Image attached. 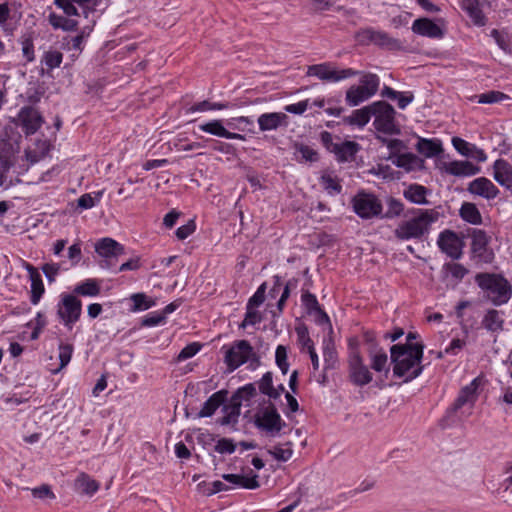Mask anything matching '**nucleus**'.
I'll return each mask as SVG.
<instances>
[{
	"label": "nucleus",
	"mask_w": 512,
	"mask_h": 512,
	"mask_svg": "<svg viewBox=\"0 0 512 512\" xmlns=\"http://www.w3.org/2000/svg\"><path fill=\"white\" fill-rule=\"evenodd\" d=\"M412 31L420 36L429 38H442L443 29L429 18L416 19L412 24Z\"/></svg>",
	"instance_id": "17"
},
{
	"label": "nucleus",
	"mask_w": 512,
	"mask_h": 512,
	"mask_svg": "<svg viewBox=\"0 0 512 512\" xmlns=\"http://www.w3.org/2000/svg\"><path fill=\"white\" fill-rule=\"evenodd\" d=\"M275 359H276V364L280 368L282 373L286 374L289 369V364L287 362V349L285 346L279 345L276 348Z\"/></svg>",
	"instance_id": "49"
},
{
	"label": "nucleus",
	"mask_w": 512,
	"mask_h": 512,
	"mask_svg": "<svg viewBox=\"0 0 512 512\" xmlns=\"http://www.w3.org/2000/svg\"><path fill=\"white\" fill-rule=\"evenodd\" d=\"M261 131H272L288 125V116L284 112L263 113L258 117Z\"/></svg>",
	"instance_id": "18"
},
{
	"label": "nucleus",
	"mask_w": 512,
	"mask_h": 512,
	"mask_svg": "<svg viewBox=\"0 0 512 512\" xmlns=\"http://www.w3.org/2000/svg\"><path fill=\"white\" fill-rule=\"evenodd\" d=\"M423 349L424 346L393 345L390 349V354L391 361L394 364V375L404 377L405 382L418 377L423 370L421 365Z\"/></svg>",
	"instance_id": "1"
},
{
	"label": "nucleus",
	"mask_w": 512,
	"mask_h": 512,
	"mask_svg": "<svg viewBox=\"0 0 512 512\" xmlns=\"http://www.w3.org/2000/svg\"><path fill=\"white\" fill-rule=\"evenodd\" d=\"M48 22L54 29H62L63 31H75L78 27V21L56 13L49 14Z\"/></svg>",
	"instance_id": "39"
},
{
	"label": "nucleus",
	"mask_w": 512,
	"mask_h": 512,
	"mask_svg": "<svg viewBox=\"0 0 512 512\" xmlns=\"http://www.w3.org/2000/svg\"><path fill=\"white\" fill-rule=\"evenodd\" d=\"M443 271L450 275L457 283L460 282L467 274L468 269L459 263H446L443 266Z\"/></svg>",
	"instance_id": "42"
},
{
	"label": "nucleus",
	"mask_w": 512,
	"mask_h": 512,
	"mask_svg": "<svg viewBox=\"0 0 512 512\" xmlns=\"http://www.w3.org/2000/svg\"><path fill=\"white\" fill-rule=\"evenodd\" d=\"M374 110L373 104L354 110L350 116L344 118V122L349 125L363 127L369 122Z\"/></svg>",
	"instance_id": "29"
},
{
	"label": "nucleus",
	"mask_w": 512,
	"mask_h": 512,
	"mask_svg": "<svg viewBox=\"0 0 512 512\" xmlns=\"http://www.w3.org/2000/svg\"><path fill=\"white\" fill-rule=\"evenodd\" d=\"M74 292L81 296H97L100 293V286L94 279H87L77 285Z\"/></svg>",
	"instance_id": "40"
},
{
	"label": "nucleus",
	"mask_w": 512,
	"mask_h": 512,
	"mask_svg": "<svg viewBox=\"0 0 512 512\" xmlns=\"http://www.w3.org/2000/svg\"><path fill=\"white\" fill-rule=\"evenodd\" d=\"M82 311L81 301L74 295H64L58 304L57 314L68 329H72L80 318Z\"/></svg>",
	"instance_id": "10"
},
{
	"label": "nucleus",
	"mask_w": 512,
	"mask_h": 512,
	"mask_svg": "<svg viewBox=\"0 0 512 512\" xmlns=\"http://www.w3.org/2000/svg\"><path fill=\"white\" fill-rule=\"evenodd\" d=\"M199 129L202 132H205V133L217 136V137H222V138H226V139L245 140L244 135L228 131L224 127L222 121L217 120V119H214V120H211L209 122L199 125Z\"/></svg>",
	"instance_id": "20"
},
{
	"label": "nucleus",
	"mask_w": 512,
	"mask_h": 512,
	"mask_svg": "<svg viewBox=\"0 0 512 512\" xmlns=\"http://www.w3.org/2000/svg\"><path fill=\"white\" fill-rule=\"evenodd\" d=\"M63 60V54L54 49L45 51L42 57V62L46 65L49 70L57 68L61 65Z\"/></svg>",
	"instance_id": "43"
},
{
	"label": "nucleus",
	"mask_w": 512,
	"mask_h": 512,
	"mask_svg": "<svg viewBox=\"0 0 512 512\" xmlns=\"http://www.w3.org/2000/svg\"><path fill=\"white\" fill-rule=\"evenodd\" d=\"M261 321L260 313L252 307L247 306V312L245 318L241 324V327H246L249 325H255Z\"/></svg>",
	"instance_id": "56"
},
{
	"label": "nucleus",
	"mask_w": 512,
	"mask_h": 512,
	"mask_svg": "<svg viewBox=\"0 0 512 512\" xmlns=\"http://www.w3.org/2000/svg\"><path fill=\"white\" fill-rule=\"evenodd\" d=\"M353 208L358 216L369 219L381 213L382 204L372 194L359 193L353 199Z\"/></svg>",
	"instance_id": "11"
},
{
	"label": "nucleus",
	"mask_w": 512,
	"mask_h": 512,
	"mask_svg": "<svg viewBox=\"0 0 512 512\" xmlns=\"http://www.w3.org/2000/svg\"><path fill=\"white\" fill-rule=\"evenodd\" d=\"M236 450V445L233 440L228 438L219 439L215 445V451L220 454H232Z\"/></svg>",
	"instance_id": "53"
},
{
	"label": "nucleus",
	"mask_w": 512,
	"mask_h": 512,
	"mask_svg": "<svg viewBox=\"0 0 512 512\" xmlns=\"http://www.w3.org/2000/svg\"><path fill=\"white\" fill-rule=\"evenodd\" d=\"M349 377L352 383L357 386H364L372 381V373L364 364L363 358L356 348L350 352L349 360Z\"/></svg>",
	"instance_id": "9"
},
{
	"label": "nucleus",
	"mask_w": 512,
	"mask_h": 512,
	"mask_svg": "<svg viewBox=\"0 0 512 512\" xmlns=\"http://www.w3.org/2000/svg\"><path fill=\"white\" fill-rule=\"evenodd\" d=\"M509 99V96L500 91H488L478 96V103L493 104Z\"/></svg>",
	"instance_id": "45"
},
{
	"label": "nucleus",
	"mask_w": 512,
	"mask_h": 512,
	"mask_svg": "<svg viewBox=\"0 0 512 512\" xmlns=\"http://www.w3.org/2000/svg\"><path fill=\"white\" fill-rule=\"evenodd\" d=\"M81 255H82V252H81V246L79 243H75L69 247L68 257L71 261L72 266H75L76 264L79 263V261L81 259Z\"/></svg>",
	"instance_id": "63"
},
{
	"label": "nucleus",
	"mask_w": 512,
	"mask_h": 512,
	"mask_svg": "<svg viewBox=\"0 0 512 512\" xmlns=\"http://www.w3.org/2000/svg\"><path fill=\"white\" fill-rule=\"evenodd\" d=\"M200 350V345L198 343H191L184 347L177 356L178 361H183L189 359L196 355V353Z\"/></svg>",
	"instance_id": "58"
},
{
	"label": "nucleus",
	"mask_w": 512,
	"mask_h": 512,
	"mask_svg": "<svg viewBox=\"0 0 512 512\" xmlns=\"http://www.w3.org/2000/svg\"><path fill=\"white\" fill-rule=\"evenodd\" d=\"M255 424L272 435L278 434L285 426V422L273 404H269L256 414Z\"/></svg>",
	"instance_id": "8"
},
{
	"label": "nucleus",
	"mask_w": 512,
	"mask_h": 512,
	"mask_svg": "<svg viewBox=\"0 0 512 512\" xmlns=\"http://www.w3.org/2000/svg\"><path fill=\"white\" fill-rule=\"evenodd\" d=\"M131 299L133 300V303H134L133 309L135 311L149 309L150 307H152L155 304V302L153 300L148 299L147 296L142 293L132 295Z\"/></svg>",
	"instance_id": "50"
},
{
	"label": "nucleus",
	"mask_w": 512,
	"mask_h": 512,
	"mask_svg": "<svg viewBox=\"0 0 512 512\" xmlns=\"http://www.w3.org/2000/svg\"><path fill=\"white\" fill-rule=\"evenodd\" d=\"M361 35L364 39L383 47H393L398 44L396 39H393L384 31L365 29L361 32Z\"/></svg>",
	"instance_id": "26"
},
{
	"label": "nucleus",
	"mask_w": 512,
	"mask_h": 512,
	"mask_svg": "<svg viewBox=\"0 0 512 512\" xmlns=\"http://www.w3.org/2000/svg\"><path fill=\"white\" fill-rule=\"evenodd\" d=\"M73 352V346L71 344H60L59 345V360L60 367L58 369L61 370L68 365L71 360Z\"/></svg>",
	"instance_id": "51"
},
{
	"label": "nucleus",
	"mask_w": 512,
	"mask_h": 512,
	"mask_svg": "<svg viewBox=\"0 0 512 512\" xmlns=\"http://www.w3.org/2000/svg\"><path fill=\"white\" fill-rule=\"evenodd\" d=\"M95 0H54V4L63 10L64 14L68 17L78 16V9L75 4L80 7L88 6L90 3H94Z\"/></svg>",
	"instance_id": "38"
},
{
	"label": "nucleus",
	"mask_w": 512,
	"mask_h": 512,
	"mask_svg": "<svg viewBox=\"0 0 512 512\" xmlns=\"http://www.w3.org/2000/svg\"><path fill=\"white\" fill-rule=\"evenodd\" d=\"M42 271L48 281L53 282L60 271V265L57 263H46L42 266Z\"/></svg>",
	"instance_id": "60"
},
{
	"label": "nucleus",
	"mask_w": 512,
	"mask_h": 512,
	"mask_svg": "<svg viewBox=\"0 0 512 512\" xmlns=\"http://www.w3.org/2000/svg\"><path fill=\"white\" fill-rule=\"evenodd\" d=\"M477 388H478V380L477 379H474L469 385L463 387L461 389L455 403L451 407V411L457 412L458 410L467 406L468 410H469L468 414H470L471 409L473 408L474 403L477 399V393H476Z\"/></svg>",
	"instance_id": "16"
},
{
	"label": "nucleus",
	"mask_w": 512,
	"mask_h": 512,
	"mask_svg": "<svg viewBox=\"0 0 512 512\" xmlns=\"http://www.w3.org/2000/svg\"><path fill=\"white\" fill-rule=\"evenodd\" d=\"M196 229L194 220H189L185 225L180 226L176 230V236L179 240L189 237Z\"/></svg>",
	"instance_id": "57"
},
{
	"label": "nucleus",
	"mask_w": 512,
	"mask_h": 512,
	"mask_svg": "<svg viewBox=\"0 0 512 512\" xmlns=\"http://www.w3.org/2000/svg\"><path fill=\"white\" fill-rule=\"evenodd\" d=\"M369 356L371 359V367L376 372L388 371V356L387 353L377 346H373L369 349Z\"/></svg>",
	"instance_id": "34"
},
{
	"label": "nucleus",
	"mask_w": 512,
	"mask_h": 512,
	"mask_svg": "<svg viewBox=\"0 0 512 512\" xmlns=\"http://www.w3.org/2000/svg\"><path fill=\"white\" fill-rule=\"evenodd\" d=\"M222 478L235 486L246 489H256L259 487L258 475L256 474L251 477L239 474H224Z\"/></svg>",
	"instance_id": "31"
},
{
	"label": "nucleus",
	"mask_w": 512,
	"mask_h": 512,
	"mask_svg": "<svg viewBox=\"0 0 512 512\" xmlns=\"http://www.w3.org/2000/svg\"><path fill=\"white\" fill-rule=\"evenodd\" d=\"M322 187L329 194H339L341 192V185L338 179L331 174H324L320 179Z\"/></svg>",
	"instance_id": "44"
},
{
	"label": "nucleus",
	"mask_w": 512,
	"mask_h": 512,
	"mask_svg": "<svg viewBox=\"0 0 512 512\" xmlns=\"http://www.w3.org/2000/svg\"><path fill=\"white\" fill-rule=\"evenodd\" d=\"M358 150L359 145L353 141H345L333 146V151L341 162L353 159Z\"/></svg>",
	"instance_id": "32"
},
{
	"label": "nucleus",
	"mask_w": 512,
	"mask_h": 512,
	"mask_svg": "<svg viewBox=\"0 0 512 512\" xmlns=\"http://www.w3.org/2000/svg\"><path fill=\"white\" fill-rule=\"evenodd\" d=\"M269 453L277 460L279 461H288L292 455L293 450L290 447V443L287 444V447H283L281 445L274 446L272 449L269 450Z\"/></svg>",
	"instance_id": "47"
},
{
	"label": "nucleus",
	"mask_w": 512,
	"mask_h": 512,
	"mask_svg": "<svg viewBox=\"0 0 512 512\" xmlns=\"http://www.w3.org/2000/svg\"><path fill=\"white\" fill-rule=\"evenodd\" d=\"M357 74L358 72L351 68L338 70L329 63L311 65L307 70L308 76H314L320 80L331 82H338Z\"/></svg>",
	"instance_id": "7"
},
{
	"label": "nucleus",
	"mask_w": 512,
	"mask_h": 512,
	"mask_svg": "<svg viewBox=\"0 0 512 512\" xmlns=\"http://www.w3.org/2000/svg\"><path fill=\"white\" fill-rule=\"evenodd\" d=\"M471 250L475 258L484 263H490L494 258V253L488 248L489 237L485 231L474 229L471 234Z\"/></svg>",
	"instance_id": "14"
},
{
	"label": "nucleus",
	"mask_w": 512,
	"mask_h": 512,
	"mask_svg": "<svg viewBox=\"0 0 512 512\" xmlns=\"http://www.w3.org/2000/svg\"><path fill=\"white\" fill-rule=\"evenodd\" d=\"M467 191L486 200L494 199L499 194V189L486 177H479L471 181Z\"/></svg>",
	"instance_id": "15"
},
{
	"label": "nucleus",
	"mask_w": 512,
	"mask_h": 512,
	"mask_svg": "<svg viewBox=\"0 0 512 512\" xmlns=\"http://www.w3.org/2000/svg\"><path fill=\"white\" fill-rule=\"evenodd\" d=\"M226 395L227 392L224 390L212 394L204 403L203 407L198 413V416L201 418L212 416L214 412L224 403Z\"/></svg>",
	"instance_id": "28"
},
{
	"label": "nucleus",
	"mask_w": 512,
	"mask_h": 512,
	"mask_svg": "<svg viewBox=\"0 0 512 512\" xmlns=\"http://www.w3.org/2000/svg\"><path fill=\"white\" fill-rule=\"evenodd\" d=\"M379 87V77L376 74L365 73L359 85L351 86L346 92V102L354 107L376 94Z\"/></svg>",
	"instance_id": "4"
},
{
	"label": "nucleus",
	"mask_w": 512,
	"mask_h": 512,
	"mask_svg": "<svg viewBox=\"0 0 512 512\" xmlns=\"http://www.w3.org/2000/svg\"><path fill=\"white\" fill-rule=\"evenodd\" d=\"M302 302L305 308L309 313L315 312L319 315V322L320 323H328L329 317L327 314L320 308L319 303L316 299V296L306 292L302 295Z\"/></svg>",
	"instance_id": "37"
},
{
	"label": "nucleus",
	"mask_w": 512,
	"mask_h": 512,
	"mask_svg": "<svg viewBox=\"0 0 512 512\" xmlns=\"http://www.w3.org/2000/svg\"><path fill=\"white\" fill-rule=\"evenodd\" d=\"M428 190L419 184H411L404 190V197L410 202L418 205L427 204L426 199Z\"/></svg>",
	"instance_id": "33"
},
{
	"label": "nucleus",
	"mask_w": 512,
	"mask_h": 512,
	"mask_svg": "<svg viewBox=\"0 0 512 512\" xmlns=\"http://www.w3.org/2000/svg\"><path fill=\"white\" fill-rule=\"evenodd\" d=\"M393 163L405 169L407 172L421 170L424 168V160L412 153H404L397 155Z\"/></svg>",
	"instance_id": "25"
},
{
	"label": "nucleus",
	"mask_w": 512,
	"mask_h": 512,
	"mask_svg": "<svg viewBox=\"0 0 512 512\" xmlns=\"http://www.w3.org/2000/svg\"><path fill=\"white\" fill-rule=\"evenodd\" d=\"M22 53L28 62H32L35 59L34 44L31 36H25L21 40Z\"/></svg>",
	"instance_id": "52"
},
{
	"label": "nucleus",
	"mask_w": 512,
	"mask_h": 512,
	"mask_svg": "<svg viewBox=\"0 0 512 512\" xmlns=\"http://www.w3.org/2000/svg\"><path fill=\"white\" fill-rule=\"evenodd\" d=\"M99 256L108 259L124 254V247L112 238H102L95 244Z\"/></svg>",
	"instance_id": "23"
},
{
	"label": "nucleus",
	"mask_w": 512,
	"mask_h": 512,
	"mask_svg": "<svg viewBox=\"0 0 512 512\" xmlns=\"http://www.w3.org/2000/svg\"><path fill=\"white\" fill-rule=\"evenodd\" d=\"M461 218L473 225H479L482 223V216L474 203L464 202L460 208Z\"/></svg>",
	"instance_id": "36"
},
{
	"label": "nucleus",
	"mask_w": 512,
	"mask_h": 512,
	"mask_svg": "<svg viewBox=\"0 0 512 512\" xmlns=\"http://www.w3.org/2000/svg\"><path fill=\"white\" fill-rule=\"evenodd\" d=\"M230 107V104L229 103H213V102H210V101H202V102H199L195 105H193L190 110L192 112H195V111H207V110H222V109H227Z\"/></svg>",
	"instance_id": "48"
},
{
	"label": "nucleus",
	"mask_w": 512,
	"mask_h": 512,
	"mask_svg": "<svg viewBox=\"0 0 512 512\" xmlns=\"http://www.w3.org/2000/svg\"><path fill=\"white\" fill-rule=\"evenodd\" d=\"M403 209V204L400 201L392 198L388 202V211L386 213V217L399 216L403 212Z\"/></svg>",
	"instance_id": "61"
},
{
	"label": "nucleus",
	"mask_w": 512,
	"mask_h": 512,
	"mask_svg": "<svg viewBox=\"0 0 512 512\" xmlns=\"http://www.w3.org/2000/svg\"><path fill=\"white\" fill-rule=\"evenodd\" d=\"M250 359H257L253 347L247 340L234 342L226 351L224 362L233 371Z\"/></svg>",
	"instance_id": "6"
},
{
	"label": "nucleus",
	"mask_w": 512,
	"mask_h": 512,
	"mask_svg": "<svg viewBox=\"0 0 512 512\" xmlns=\"http://www.w3.org/2000/svg\"><path fill=\"white\" fill-rule=\"evenodd\" d=\"M460 5L474 25L479 27L486 25L487 19L480 8L479 0H460Z\"/></svg>",
	"instance_id": "24"
},
{
	"label": "nucleus",
	"mask_w": 512,
	"mask_h": 512,
	"mask_svg": "<svg viewBox=\"0 0 512 512\" xmlns=\"http://www.w3.org/2000/svg\"><path fill=\"white\" fill-rule=\"evenodd\" d=\"M437 244L440 250L452 259H459L463 254V241L454 231L441 232Z\"/></svg>",
	"instance_id": "13"
},
{
	"label": "nucleus",
	"mask_w": 512,
	"mask_h": 512,
	"mask_svg": "<svg viewBox=\"0 0 512 512\" xmlns=\"http://www.w3.org/2000/svg\"><path fill=\"white\" fill-rule=\"evenodd\" d=\"M440 217L434 209L418 210V213L401 222L394 230V235L399 240L421 239L427 235L433 223Z\"/></svg>",
	"instance_id": "2"
},
{
	"label": "nucleus",
	"mask_w": 512,
	"mask_h": 512,
	"mask_svg": "<svg viewBox=\"0 0 512 512\" xmlns=\"http://www.w3.org/2000/svg\"><path fill=\"white\" fill-rule=\"evenodd\" d=\"M453 147L463 156L470 157V155H474V151L476 150V146L465 141L459 137L452 138Z\"/></svg>",
	"instance_id": "46"
},
{
	"label": "nucleus",
	"mask_w": 512,
	"mask_h": 512,
	"mask_svg": "<svg viewBox=\"0 0 512 512\" xmlns=\"http://www.w3.org/2000/svg\"><path fill=\"white\" fill-rule=\"evenodd\" d=\"M373 107L375 108L373 112L375 128L385 134H399L400 130L395 124L394 108L384 101L374 102Z\"/></svg>",
	"instance_id": "5"
},
{
	"label": "nucleus",
	"mask_w": 512,
	"mask_h": 512,
	"mask_svg": "<svg viewBox=\"0 0 512 512\" xmlns=\"http://www.w3.org/2000/svg\"><path fill=\"white\" fill-rule=\"evenodd\" d=\"M22 266L27 270L31 281V302L35 305L44 293V285L39 271L30 263L23 261Z\"/></svg>",
	"instance_id": "22"
},
{
	"label": "nucleus",
	"mask_w": 512,
	"mask_h": 512,
	"mask_svg": "<svg viewBox=\"0 0 512 512\" xmlns=\"http://www.w3.org/2000/svg\"><path fill=\"white\" fill-rule=\"evenodd\" d=\"M259 390L265 394L268 395L270 398H278L280 396V392L275 389L272 385V373L266 372L261 380L259 381Z\"/></svg>",
	"instance_id": "41"
},
{
	"label": "nucleus",
	"mask_w": 512,
	"mask_h": 512,
	"mask_svg": "<svg viewBox=\"0 0 512 512\" xmlns=\"http://www.w3.org/2000/svg\"><path fill=\"white\" fill-rule=\"evenodd\" d=\"M475 282L495 306L507 303L512 296V286L501 274L478 273Z\"/></svg>",
	"instance_id": "3"
},
{
	"label": "nucleus",
	"mask_w": 512,
	"mask_h": 512,
	"mask_svg": "<svg viewBox=\"0 0 512 512\" xmlns=\"http://www.w3.org/2000/svg\"><path fill=\"white\" fill-rule=\"evenodd\" d=\"M493 178L501 186L512 191V165L503 159H498L493 164Z\"/></svg>",
	"instance_id": "19"
},
{
	"label": "nucleus",
	"mask_w": 512,
	"mask_h": 512,
	"mask_svg": "<svg viewBox=\"0 0 512 512\" xmlns=\"http://www.w3.org/2000/svg\"><path fill=\"white\" fill-rule=\"evenodd\" d=\"M13 122L21 126L26 135H33L42 126L43 119L35 108L25 106L20 109Z\"/></svg>",
	"instance_id": "12"
},
{
	"label": "nucleus",
	"mask_w": 512,
	"mask_h": 512,
	"mask_svg": "<svg viewBox=\"0 0 512 512\" xmlns=\"http://www.w3.org/2000/svg\"><path fill=\"white\" fill-rule=\"evenodd\" d=\"M416 150L427 158H432L443 152L442 143L438 139L419 138Z\"/></svg>",
	"instance_id": "27"
},
{
	"label": "nucleus",
	"mask_w": 512,
	"mask_h": 512,
	"mask_svg": "<svg viewBox=\"0 0 512 512\" xmlns=\"http://www.w3.org/2000/svg\"><path fill=\"white\" fill-rule=\"evenodd\" d=\"M265 291H266V284L263 283L257 289L255 294L250 298L247 306L255 308V307L261 305L265 300Z\"/></svg>",
	"instance_id": "59"
},
{
	"label": "nucleus",
	"mask_w": 512,
	"mask_h": 512,
	"mask_svg": "<svg viewBox=\"0 0 512 512\" xmlns=\"http://www.w3.org/2000/svg\"><path fill=\"white\" fill-rule=\"evenodd\" d=\"M255 394V388L250 384L238 390L237 394L233 397L234 401V409L237 410V414H239L240 402L237 401L238 397H245L249 399Z\"/></svg>",
	"instance_id": "55"
},
{
	"label": "nucleus",
	"mask_w": 512,
	"mask_h": 512,
	"mask_svg": "<svg viewBox=\"0 0 512 512\" xmlns=\"http://www.w3.org/2000/svg\"><path fill=\"white\" fill-rule=\"evenodd\" d=\"M504 320L498 310L490 309L485 314L482 325L490 332H498L503 329Z\"/></svg>",
	"instance_id": "35"
},
{
	"label": "nucleus",
	"mask_w": 512,
	"mask_h": 512,
	"mask_svg": "<svg viewBox=\"0 0 512 512\" xmlns=\"http://www.w3.org/2000/svg\"><path fill=\"white\" fill-rule=\"evenodd\" d=\"M308 108V100L300 101L295 104H290L285 106L284 110L288 113L293 114H302L304 113Z\"/></svg>",
	"instance_id": "64"
},
{
	"label": "nucleus",
	"mask_w": 512,
	"mask_h": 512,
	"mask_svg": "<svg viewBox=\"0 0 512 512\" xmlns=\"http://www.w3.org/2000/svg\"><path fill=\"white\" fill-rule=\"evenodd\" d=\"M99 487V482L86 473H80L75 479V488L82 494L91 496L98 491Z\"/></svg>",
	"instance_id": "30"
},
{
	"label": "nucleus",
	"mask_w": 512,
	"mask_h": 512,
	"mask_svg": "<svg viewBox=\"0 0 512 512\" xmlns=\"http://www.w3.org/2000/svg\"><path fill=\"white\" fill-rule=\"evenodd\" d=\"M165 321V316L161 313H153L142 319L141 325L146 327L156 326Z\"/></svg>",
	"instance_id": "62"
},
{
	"label": "nucleus",
	"mask_w": 512,
	"mask_h": 512,
	"mask_svg": "<svg viewBox=\"0 0 512 512\" xmlns=\"http://www.w3.org/2000/svg\"><path fill=\"white\" fill-rule=\"evenodd\" d=\"M33 497L39 499H55V494L51 490V487L47 484H43L39 487L31 489Z\"/></svg>",
	"instance_id": "54"
},
{
	"label": "nucleus",
	"mask_w": 512,
	"mask_h": 512,
	"mask_svg": "<svg viewBox=\"0 0 512 512\" xmlns=\"http://www.w3.org/2000/svg\"><path fill=\"white\" fill-rule=\"evenodd\" d=\"M444 171L457 177L473 176L479 173L480 167L469 161H451L444 163Z\"/></svg>",
	"instance_id": "21"
}]
</instances>
